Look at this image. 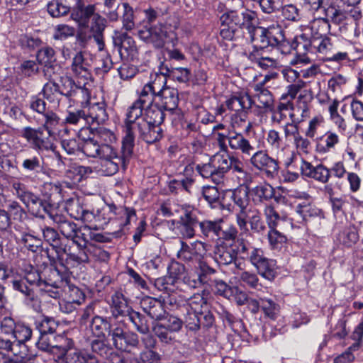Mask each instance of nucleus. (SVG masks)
Instances as JSON below:
<instances>
[{
  "instance_id": "nucleus-1",
  "label": "nucleus",
  "mask_w": 363,
  "mask_h": 363,
  "mask_svg": "<svg viewBox=\"0 0 363 363\" xmlns=\"http://www.w3.org/2000/svg\"><path fill=\"white\" fill-rule=\"evenodd\" d=\"M125 135L123 138V143L128 140L130 143V150L133 152L135 145V131L139 133L140 137L147 143L152 144L160 140L162 137V130L160 126H155L148 123L143 115L134 118L130 115H125Z\"/></svg>"
},
{
  "instance_id": "nucleus-2",
  "label": "nucleus",
  "mask_w": 363,
  "mask_h": 363,
  "mask_svg": "<svg viewBox=\"0 0 363 363\" xmlns=\"http://www.w3.org/2000/svg\"><path fill=\"white\" fill-rule=\"evenodd\" d=\"M72 70L74 74V77L77 79V82L74 79H69V97L74 96L76 97L74 99H69V106H72L71 101L80 102L82 104H84V101L87 96V89H84L85 81L87 79L89 72L84 65V58L83 53L79 52L73 58L72 64Z\"/></svg>"
},
{
  "instance_id": "nucleus-3",
  "label": "nucleus",
  "mask_w": 363,
  "mask_h": 363,
  "mask_svg": "<svg viewBox=\"0 0 363 363\" xmlns=\"http://www.w3.org/2000/svg\"><path fill=\"white\" fill-rule=\"evenodd\" d=\"M108 119L106 104L104 101L94 103L84 107L83 110L69 111V123H87L97 125L104 123Z\"/></svg>"
},
{
  "instance_id": "nucleus-4",
  "label": "nucleus",
  "mask_w": 363,
  "mask_h": 363,
  "mask_svg": "<svg viewBox=\"0 0 363 363\" xmlns=\"http://www.w3.org/2000/svg\"><path fill=\"white\" fill-rule=\"evenodd\" d=\"M130 140L123 143L122 140V147L121 155H118L117 152L111 147V153L108 157H100L102 160L101 166L103 172L106 175L111 176L118 172L119 168L125 169L133 156V152L130 150Z\"/></svg>"
},
{
  "instance_id": "nucleus-5",
  "label": "nucleus",
  "mask_w": 363,
  "mask_h": 363,
  "mask_svg": "<svg viewBox=\"0 0 363 363\" xmlns=\"http://www.w3.org/2000/svg\"><path fill=\"white\" fill-rule=\"evenodd\" d=\"M86 228L85 225L77 227L69 222V259L77 262H86L89 259L86 252L87 240L82 232Z\"/></svg>"
},
{
  "instance_id": "nucleus-6",
  "label": "nucleus",
  "mask_w": 363,
  "mask_h": 363,
  "mask_svg": "<svg viewBox=\"0 0 363 363\" xmlns=\"http://www.w3.org/2000/svg\"><path fill=\"white\" fill-rule=\"evenodd\" d=\"M220 21L221 26H232L235 29L240 28L248 30L253 28V24H257V14L250 10H245L241 13L230 10L221 15Z\"/></svg>"
},
{
  "instance_id": "nucleus-7",
  "label": "nucleus",
  "mask_w": 363,
  "mask_h": 363,
  "mask_svg": "<svg viewBox=\"0 0 363 363\" xmlns=\"http://www.w3.org/2000/svg\"><path fill=\"white\" fill-rule=\"evenodd\" d=\"M249 162L256 170L259 171L267 178L272 179L278 174V161L270 157L266 150H255L250 156Z\"/></svg>"
},
{
  "instance_id": "nucleus-8",
  "label": "nucleus",
  "mask_w": 363,
  "mask_h": 363,
  "mask_svg": "<svg viewBox=\"0 0 363 363\" xmlns=\"http://www.w3.org/2000/svg\"><path fill=\"white\" fill-rule=\"evenodd\" d=\"M42 128L38 130L30 127H26L22 130L21 135L32 145V147L38 151L52 150L59 162L65 164L62 155L55 150L53 143L49 138L43 137Z\"/></svg>"
},
{
  "instance_id": "nucleus-9",
  "label": "nucleus",
  "mask_w": 363,
  "mask_h": 363,
  "mask_svg": "<svg viewBox=\"0 0 363 363\" xmlns=\"http://www.w3.org/2000/svg\"><path fill=\"white\" fill-rule=\"evenodd\" d=\"M250 263L261 277L269 281L274 279L277 275V262L266 257L262 249L252 250Z\"/></svg>"
},
{
  "instance_id": "nucleus-10",
  "label": "nucleus",
  "mask_w": 363,
  "mask_h": 363,
  "mask_svg": "<svg viewBox=\"0 0 363 363\" xmlns=\"http://www.w3.org/2000/svg\"><path fill=\"white\" fill-rule=\"evenodd\" d=\"M13 194L29 208L33 213L40 214L42 211L48 212V205L36 195L28 191L26 186L19 182L13 184Z\"/></svg>"
},
{
  "instance_id": "nucleus-11",
  "label": "nucleus",
  "mask_w": 363,
  "mask_h": 363,
  "mask_svg": "<svg viewBox=\"0 0 363 363\" xmlns=\"http://www.w3.org/2000/svg\"><path fill=\"white\" fill-rule=\"evenodd\" d=\"M111 153V146L101 143V136L99 134L89 137L82 146V151L78 152L77 157L82 160L85 157H108Z\"/></svg>"
},
{
  "instance_id": "nucleus-12",
  "label": "nucleus",
  "mask_w": 363,
  "mask_h": 363,
  "mask_svg": "<svg viewBox=\"0 0 363 363\" xmlns=\"http://www.w3.org/2000/svg\"><path fill=\"white\" fill-rule=\"evenodd\" d=\"M23 279L30 286L36 285L42 292V294L47 295L53 298H59L62 295V290L55 282L43 280L37 272H28Z\"/></svg>"
},
{
  "instance_id": "nucleus-13",
  "label": "nucleus",
  "mask_w": 363,
  "mask_h": 363,
  "mask_svg": "<svg viewBox=\"0 0 363 363\" xmlns=\"http://www.w3.org/2000/svg\"><path fill=\"white\" fill-rule=\"evenodd\" d=\"M138 36L145 43L152 44L156 48H160L164 45L166 32L160 26L145 25L138 30Z\"/></svg>"
},
{
  "instance_id": "nucleus-14",
  "label": "nucleus",
  "mask_w": 363,
  "mask_h": 363,
  "mask_svg": "<svg viewBox=\"0 0 363 363\" xmlns=\"http://www.w3.org/2000/svg\"><path fill=\"white\" fill-rule=\"evenodd\" d=\"M155 96L157 94L146 84L140 93L139 99L128 108L125 115H130L134 118L140 116L145 107L152 104Z\"/></svg>"
},
{
  "instance_id": "nucleus-15",
  "label": "nucleus",
  "mask_w": 363,
  "mask_h": 363,
  "mask_svg": "<svg viewBox=\"0 0 363 363\" xmlns=\"http://www.w3.org/2000/svg\"><path fill=\"white\" fill-rule=\"evenodd\" d=\"M111 315L114 318L127 317L133 308L128 305V300L121 291H115L109 301Z\"/></svg>"
},
{
  "instance_id": "nucleus-16",
  "label": "nucleus",
  "mask_w": 363,
  "mask_h": 363,
  "mask_svg": "<svg viewBox=\"0 0 363 363\" xmlns=\"http://www.w3.org/2000/svg\"><path fill=\"white\" fill-rule=\"evenodd\" d=\"M301 174L321 183H327L330 177V169L322 164L313 166L310 162L302 160L300 167Z\"/></svg>"
},
{
  "instance_id": "nucleus-17",
  "label": "nucleus",
  "mask_w": 363,
  "mask_h": 363,
  "mask_svg": "<svg viewBox=\"0 0 363 363\" xmlns=\"http://www.w3.org/2000/svg\"><path fill=\"white\" fill-rule=\"evenodd\" d=\"M75 5L72 8L71 18L78 23L79 27L87 28L89 20L95 13V6H84V0H73Z\"/></svg>"
},
{
  "instance_id": "nucleus-18",
  "label": "nucleus",
  "mask_w": 363,
  "mask_h": 363,
  "mask_svg": "<svg viewBox=\"0 0 363 363\" xmlns=\"http://www.w3.org/2000/svg\"><path fill=\"white\" fill-rule=\"evenodd\" d=\"M140 306L143 311L155 320H161L165 317L164 304L157 298L146 296L140 301Z\"/></svg>"
},
{
  "instance_id": "nucleus-19",
  "label": "nucleus",
  "mask_w": 363,
  "mask_h": 363,
  "mask_svg": "<svg viewBox=\"0 0 363 363\" xmlns=\"http://www.w3.org/2000/svg\"><path fill=\"white\" fill-rule=\"evenodd\" d=\"M315 47V40L311 41L306 34H301L295 37L294 40L286 47V50H291L296 51V55L300 57V61L305 62L307 57L306 55L313 48Z\"/></svg>"
},
{
  "instance_id": "nucleus-20",
  "label": "nucleus",
  "mask_w": 363,
  "mask_h": 363,
  "mask_svg": "<svg viewBox=\"0 0 363 363\" xmlns=\"http://www.w3.org/2000/svg\"><path fill=\"white\" fill-rule=\"evenodd\" d=\"M56 344L52 346L48 354L52 356L57 363H67L68 338L65 331L55 337Z\"/></svg>"
},
{
  "instance_id": "nucleus-21",
  "label": "nucleus",
  "mask_w": 363,
  "mask_h": 363,
  "mask_svg": "<svg viewBox=\"0 0 363 363\" xmlns=\"http://www.w3.org/2000/svg\"><path fill=\"white\" fill-rule=\"evenodd\" d=\"M241 152L250 157L255 150V147L242 133L233 131L229 138L228 149Z\"/></svg>"
},
{
  "instance_id": "nucleus-22",
  "label": "nucleus",
  "mask_w": 363,
  "mask_h": 363,
  "mask_svg": "<svg viewBox=\"0 0 363 363\" xmlns=\"http://www.w3.org/2000/svg\"><path fill=\"white\" fill-rule=\"evenodd\" d=\"M181 247L177 252V258L186 263H196L200 261L201 255L197 251V246H201L204 250L203 243L199 242L190 245L183 241H180Z\"/></svg>"
},
{
  "instance_id": "nucleus-23",
  "label": "nucleus",
  "mask_w": 363,
  "mask_h": 363,
  "mask_svg": "<svg viewBox=\"0 0 363 363\" xmlns=\"http://www.w3.org/2000/svg\"><path fill=\"white\" fill-rule=\"evenodd\" d=\"M266 30L270 46L277 47L281 53H289V50H286L289 45V42L285 38L282 28L279 25H273L269 26Z\"/></svg>"
},
{
  "instance_id": "nucleus-24",
  "label": "nucleus",
  "mask_w": 363,
  "mask_h": 363,
  "mask_svg": "<svg viewBox=\"0 0 363 363\" xmlns=\"http://www.w3.org/2000/svg\"><path fill=\"white\" fill-rule=\"evenodd\" d=\"M303 1L311 10L316 11L323 9L327 17H330L333 21H340L342 16L337 11V9L332 6L333 0H303Z\"/></svg>"
},
{
  "instance_id": "nucleus-25",
  "label": "nucleus",
  "mask_w": 363,
  "mask_h": 363,
  "mask_svg": "<svg viewBox=\"0 0 363 363\" xmlns=\"http://www.w3.org/2000/svg\"><path fill=\"white\" fill-rule=\"evenodd\" d=\"M83 201L77 196L69 197V216L77 220L83 222L90 221L93 218V214L82 206Z\"/></svg>"
},
{
  "instance_id": "nucleus-26",
  "label": "nucleus",
  "mask_w": 363,
  "mask_h": 363,
  "mask_svg": "<svg viewBox=\"0 0 363 363\" xmlns=\"http://www.w3.org/2000/svg\"><path fill=\"white\" fill-rule=\"evenodd\" d=\"M253 202L256 204L270 201L275 194V190L268 183H262L252 189H249Z\"/></svg>"
},
{
  "instance_id": "nucleus-27",
  "label": "nucleus",
  "mask_w": 363,
  "mask_h": 363,
  "mask_svg": "<svg viewBox=\"0 0 363 363\" xmlns=\"http://www.w3.org/2000/svg\"><path fill=\"white\" fill-rule=\"evenodd\" d=\"M157 97L160 99L161 107L166 111H173L178 106L179 92L174 88L168 87L160 91Z\"/></svg>"
},
{
  "instance_id": "nucleus-28",
  "label": "nucleus",
  "mask_w": 363,
  "mask_h": 363,
  "mask_svg": "<svg viewBox=\"0 0 363 363\" xmlns=\"http://www.w3.org/2000/svg\"><path fill=\"white\" fill-rule=\"evenodd\" d=\"M252 104L251 97L247 94L234 95L225 101L227 108L235 113H240L245 111L246 109H250L252 107Z\"/></svg>"
},
{
  "instance_id": "nucleus-29",
  "label": "nucleus",
  "mask_w": 363,
  "mask_h": 363,
  "mask_svg": "<svg viewBox=\"0 0 363 363\" xmlns=\"http://www.w3.org/2000/svg\"><path fill=\"white\" fill-rule=\"evenodd\" d=\"M330 17L315 18L310 22V29L313 40H316L326 37L330 33V24L328 18Z\"/></svg>"
},
{
  "instance_id": "nucleus-30",
  "label": "nucleus",
  "mask_w": 363,
  "mask_h": 363,
  "mask_svg": "<svg viewBox=\"0 0 363 363\" xmlns=\"http://www.w3.org/2000/svg\"><path fill=\"white\" fill-rule=\"evenodd\" d=\"M257 24H253L252 29H248L250 34V40L252 43V46L259 48H267L270 46V43L267 33V30L264 28L259 27Z\"/></svg>"
},
{
  "instance_id": "nucleus-31",
  "label": "nucleus",
  "mask_w": 363,
  "mask_h": 363,
  "mask_svg": "<svg viewBox=\"0 0 363 363\" xmlns=\"http://www.w3.org/2000/svg\"><path fill=\"white\" fill-rule=\"evenodd\" d=\"M223 223L222 218L214 220H204L199 223L201 234L206 238L212 239L220 236L221 224Z\"/></svg>"
},
{
  "instance_id": "nucleus-32",
  "label": "nucleus",
  "mask_w": 363,
  "mask_h": 363,
  "mask_svg": "<svg viewBox=\"0 0 363 363\" xmlns=\"http://www.w3.org/2000/svg\"><path fill=\"white\" fill-rule=\"evenodd\" d=\"M254 90L256 92L255 97L260 104L259 106L267 111H274V98L272 93L263 87L262 84H255Z\"/></svg>"
},
{
  "instance_id": "nucleus-33",
  "label": "nucleus",
  "mask_w": 363,
  "mask_h": 363,
  "mask_svg": "<svg viewBox=\"0 0 363 363\" xmlns=\"http://www.w3.org/2000/svg\"><path fill=\"white\" fill-rule=\"evenodd\" d=\"M358 230L354 225L344 227L337 235V240L346 247H352L359 240Z\"/></svg>"
},
{
  "instance_id": "nucleus-34",
  "label": "nucleus",
  "mask_w": 363,
  "mask_h": 363,
  "mask_svg": "<svg viewBox=\"0 0 363 363\" xmlns=\"http://www.w3.org/2000/svg\"><path fill=\"white\" fill-rule=\"evenodd\" d=\"M239 279L244 287L255 290L257 292L263 291L267 289L259 282L257 274L254 272L243 271L240 274Z\"/></svg>"
},
{
  "instance_id": "nucleus-35",
  "label": "nucleus",
  "mask_w": 363,
  "mask_h": 363,
  "mask_svg": "<svg viewBox=\"0 0 363 363\" xmlns=\"http://www.w3.org/2000/svg\"><path fill=\"white\" fill-rule=\"evenodd\" d=\"M145 116H143L145 120L155 126L160 127L165 117L163 108L156 104H152L145 107Z\"/></svg>"
},
{
  "instance_id": "nucleus-36",
  "label": "nucleus",
  "mask_w": 363,
  "mask_h": 363,
  "mask_svg": "<svg viewBox=\"0 0 363 363\" xmlns=\"http://www.w3.org/2000/svg\"><path fill=\"white\" fill-rule=\"evenodd\" d=\"M235 250L226 245H220L216 247L215 257L219 264L228 265L235 260Z\"/></svg>"
},
{
  "instance_id": "nucleus-37",
  "label": "nucleus",
  "mask_w": 363,
  "mask_h": 363,
  "mask_svg": "<svg viewBox=\"0 0 363 363\" xmlns=\"http://www.w3.org/2000/svg\"><path fill=\"white\" fill-rule=\"evenodd\" d=\"M337 11L341 14L340 21H333L335 23H342L344 21H346L347 25H350L352 28L356 30L357 26V21L362 18V12L360 9L356 6L352 7L350 10L346 11L345 13L337 9Z\"/></svg>"
},
{
  "instance_id": "nucleus-38",
  "label": "nucleus",
  "mask_w": 363,
  "mask_h": 363,
  "mask_svg": "<svg viewBox=\"0 0 363 363\" xmlns=\"http://www.w3.org/2000/svg\"><path fill=\"white\" fill-rule=\"evenodd\" d=\"M43 93L44 97L55 105L60 103L63 96H67V94H64L59 89L57 84L51 82L44 85Z\"/></svg>"
},
{
  "instance_id": "nucleus-39",
  "label": "nucleus",
  "mask_w": 363,
  "mask_h": 363,
  "mask_svg": "<svg viewBox=\"0 0 363 363\" xmlns=\"http://www.w3.org/2000/svg\"><path fill=\"white\" fill-rule=\"evenodd\" d=\"M216 157L211 158L206 163L196 164L195 169L199 174L204 179H210L213 183L220 184L219 179H216Z\"/></svg>"
},
{
  "instance_id": "nucleus-40",
  "label": "nucleus",
  "mask_w": 363,
  "mask_h": 363,
  "mask_svg": "<svg viewBox=\"0 0 363 363\" xmlns=\"http://www.w3.org/2000/svg\"><path fill=\"white\" fill-rule=\"evenodd\" d=\"M216 273V269L207 265H202L201 267V272L199 274V282H201V284L205 286L203 293H206L211 287H213V284L217 279Z\"/></svg>"
},
{
  "instance_id": "nucleus-41",
  "label": "nucleus",
  "mask_w": 363,
  "mask_h": 363,
  "mask_svg": "<svg viewBox=\"0 0 363 363\" xmlns=\"http://www.w3.org/2000/svg\"><path fill=\"white\" fill-rule=\"evenodd\" d=\"M60 328L61 325L52 318L44 317L40 322L37 323V328L40 335H47L53 333H57V335L62 334L64 330H62Z\"/></svg>"
},
{
  "instance_id": "nucleus-42",
  "label": "nucleus",
  "mask_w": 363,
  "mask_h": 363,
  "mask_svg": "<svg viewBox=\"0 0 363 363\" xmlns=\"http://www.w3.org/2000/svg\"><path fill=\"white\" fill-rule=\"evenodd\" d=\"M127 317L140 333L147 334L150 332L149 322L143 314L133 310Z\"/></svg>"
},
{
  "instance_id": "nucleus-43",
  "label": "nucleus",
  "mask_w": 363,
  "mask_h": 363,
  "mask_svg": "<svg viewBox=\"0 0 363 363\" xmlns=\"http://www.w3.org/2000/svg\"><path fill=\"white\" fill-rule=\"evenodd\" d=\"M296 212L302 218V220L305 221L312 218L319 216L321 213L320 209L307 201L298 203L296 207Z\"/></svg>"
},
{
  "instance_id": "nucleus-44",
  "label": "nucleus",
  "mask_w": 363,
  "mask_h": 363,
  "mask_svg": "<svg viewBox=\"0 0 363 363\" xmlns=\"http://www.w3.org/2000/svg\"><path fill=\"white\" fill-rule=\"evenodd\" d=\"M72 341L69 339V363H98L97 358L93 355L86 354L84 352L79 351L77 349H74L72 352Z\"/></svg>"
},
{
  "instance_id": "nucleus-45",
  "label": "nucleus",
  "mask_w": 363,
  "mask_h": 363,
  "mask_svg": "<svg viewBox=\"0 0 363 363\" xmlns=\"http://www.w3.org/2000/svg\"><path fill=\"white\" fill-rule=\"evenodd\" d=\"M261 310L264 315L272 320H275L279 315V305L274 300L267 298H260Z\"/></svg>"
},
{
  "instance_id": "nucleus-46",
  "label": "nucleus",
  "mask_w": 363,
  "mask_h": 363,
  "mask_svg": "<svg viewBox=\"0 0 363 363\" xmlns=\"http://www.w3.org/2000/svg\"><path fill=\"white\" fill-rule=\"evenodd\" d=\"M202 195L212 208H216L220 205V193L216 186H203L202 189Z\"/></svg>"
},
{
  "instance_id": "nucleus-47",
  "label": "nucleus",
  "mask_w": 363,
  "mask_h": 363,
  "mask_svg": "<svg viewBox=\"0 0 363 363\" xmlns=\"http://www.w3.org/2000/svg\"><path fill=\"white\" fill-rule=\"evenodd\" d=\"M267 237L270 247L273 250H281L287 242L286 236L277 228H270Z\"/></svg>"
},
{
  "instance_id": "nucleus-48",
  "label": "nucleus",
  "mask_w": 363,
  "mask_h": 363,
  "mask_svg": "<svg viewBox=\"0 0 363 363\" xmlns=\"http://www.w3.org/2000/svg\"><path fill=\"white\" fill-rule=\"evenodd\" d=\"M269 228H277L281 221H286L285 216H280L272 206H267L264 211Z\"/></svg>"
},
{
  "instance_id": "nucleus-49",
  "label": "nucleus",
  "mask_w": 363,
  "mask_h": 363,
  "mask_svg": "<svg viewBox=\"0 0 363 363\" xmlns=\"http://www.w3.org/2000/svg\"><path fill=\"white\" fill-rule=\"evenodd\" d=\"M194 182L192 177H185L180 180L173 179L169 183V190L173 194H177L179 191L182 190L190 193Z\"/></svg>"
},
{
  "instance_id": "nucleus-50",
  "label": "nucleus",
  "mask_w": 363,
  "mask_h": 363,
  "mask_svg": "<svg viewBox=\"0 0 363 363\" xmlns=\"http://www.w3.org/2000/svg\"><path fill=\"white\" fill-rule=\"evenodd\" d=\"M37 60L45 67H47L48 72L52 68V63L55 62V52L52 48L49 47L43 48L38 50L37 53Z\"/></svg>"
},
{
  "instance_id": "nucleus-51",
  "label": "nucleus",
  "mask_w": 363,
  "mask_h": 363,
  "mask_svg": "<svg viewBox=\"0 0 363 363\" xmlns=\"http://www.w3.org/2000/svg\"><path fill=\"white\" fill-rule=\"evenodd\" d=\"M91 328L96 336H104V331L108 333L111 328V322L106 318L96 315L92 319Z\"/></svg>"
},
{
  "instance_id": "nucleus-52",
  "label": "nucleus",
  "mask_w": 363,
  "mask_h": 363,
  "mask_svg": "<svg viewBox=\"0 0 363 363\" xmlns=\"http://www.w3.org/2000/svg\"><path fill=\"white\" fill-rule=\"evenodd\" d=\"M203 293L202 294H196L192 296L189 299L186 306H184V309H189L197 312L202 311L204 309H207V301L204 297Z\"/></svg>"
},
{
  "instance_id": "nucleus-53",
  "label": "nucleus",
  "mask_w": 363,
  "mask_h": 363,
  "mask_svg": "<svg viewBox=\"0 0 363 363\" xmlns=\"http://www.w3.org/2000/svg\"><path fill=\"white\" fill-rule=\"evenodd\" d=\"M250 213L248 222L250 225L251 230L255 233H262L265 231L267 227L262 219L261 213L257 209H254Z\"/></svg>"
},
{
  "instance_id": "nucleus-54",
  "label": "nucleus",
  "mask_w": 363,
  "mask_h": 363,
  "mask_svg": "<svg viewBox=\"0 0 363 363\" xmlns=\"http://www.w3.org/2000/svg\"><path fill=\"white\" fill-rule=\"evenodd\" d=\"M86 172L87 168L84 166L77 165L76 164H70L69 179L72 182L69 183V187H71V186H76L81 182Z\"/></svg>"
},
{
  "instance_id": "nucleus-55",
  "label": "nucleus",
  "mask_w": 363,
  "mask_h": 363,
  "mask_svg": "<svg viewBox=\"0 0 363 363\" xmlns=\"http://www.w3.org/2000/svg\"><path fill=\"white\" fill-rule=\"evenodd\" d=\"M257 249L251 245V244L243 238H238L235 250L236 257L240 256V259H248L250 262V256L252 250Z\"/></svg>"
},
{
  "instance_id": "nucleus-56",
  "label": "nucleus",
  "mask_w": 363,
  "mask_h": 363,
  "mask_svg": "<svg viewBox=\"0 0 363 363\" xmlns=\"http://www.w3.org/2000/svg\"><path fill=\"white\" fill-rule=\"evenodd\" d=\"M31 335L32 330L28 326L23 323H17L11 339L17 341L18 342L25 343L26 341L30 339Z\"/></svg>"
},
{
  "instance_id": "nucleus-57",
  "label": "nucleus",
  "mask_w": 363,
  "mask_h": 363,
  "mask_svg": "<svg viewBox=\"0 0 363 363\" xmlns=\"http://www.w3.org/2000/svg\"><path fill=\"white\" fill-rule=\"evenodd\" d=\"M230 156L228 157L220 156L218 158L216 164L215 163L216 167V179H219L220 183L222 182V180L225 176V174L230 171Z\"/></svg>"
},
{
  "instance_id": "nucleus-58",
  "label": "nucleus",
  "mask_w": 363,
  "mask_h": 363,
  "mask_svg": "<svg viewBox=\"0 0 363 363\" xmlns=\"http://www.w3.org/2000/svg\"><path fill=\"white\" fill-rule=\"evenodd\" d=\"M249 189H235L232 194L234 203L240 208H246L249 205Z\"/></svg>"
},
{
  "instance_id": "nucleus-59",
  "label": "nucleus",
  "mask_w": 363,
  "mask_h": 363,
  "mask_svg": "<svg viewBox=\"0 0 363 363\" xmlns=\"http://www.w3.org/2000/svg\"><path fill=\"white\" fill-rule=\"evenodd\" d=\"M10 354L13 356V361L16 363H20L24 358H26L27 356V347L25 343L18 342L17 341L13 340L12 344Z\"/></svg>"
},
{
  "instance_id": "nucleus-60",
  "label": "nucleus",
  "mask_w": 363,
  "mask_h": 363,
  "mask_svg": "<svg viewBox=\"0 0 363 363\" xmlns=\"http://www.w3.org/2000/svg\"><path fill=\"white\" fill-rule=\"evenodd\" d=\"M123 6L124 8L122 16L123 28L128 31L132 30L135 28L133 9L128 3H123Z\"/></svg>"
},
{
  "instance_id": "nucleus-61",
  "label": "nucleus",
  "mask_w": 363,
  "mask_h": 363,
  "mask_svg": "<svg viewBox=\"0 0 363 363\" xmlns=\"http://www.w3.org/2000/svg\"><path fill=\"white\" fill-rule=\"evenodd\" d=\"M139 345V339L136 333L128 332L124 336L121 344H119L116 349L127 351L131 348L138 347Z\"/></svg>"
},
{
  "instance_id": "nucleus-62",
  "label": "nucleus",
  "mask_w": 363,
  "mask_h": 363,
  "mask_svg": "<svg viewBox=\"0 0 363 363\" xmlns=\"http://www.w3.org/2000/svg\"><path fill=\"white\" fill-rule=\"evenodd\" d=\"M127 333L121 325L111 323V328L108 330V335L111 337V340L116 348L118 347L119 344H121L122 340Z\"/></svg>"
},
{
  "instance_id": "nucleus-63",
  "label": "nucleus",
  "mask_w": 363,
  "mask_h": 363,
  "mask_svg": "<svg viewBox=\"0 0 363 363\" xmlns=\"http://www.w3.org/2000/svg\"><path fill=\"white\" fill-rule=\"evenodd\" d=\"M185 310L186 313L184 315L183 323H185L190 330H198L199 329L200 320L199 314L200 312L191 311L189 308Z\"/></svg>"
},
{
  "instance_id": "nucleus-64",
  "label": "nucleus",
  "mask_w": 363,
  "mask_h": 363,
  "mask_svg": "<svg viewBox=\"0 0 363 363\" xmlns=\"http://www.w3.org/2000/svg\"><path fill=\"white\" fill-rule=\"evenodd\" d=\"M153 331L160 340L164 343L170 344L174 339V337L172 335L173 333L160 323H157L153 327Z\"/></svg>"
}]
</instances>
